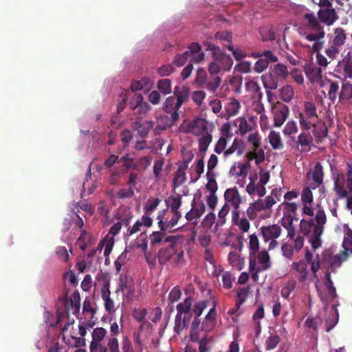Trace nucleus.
<instances>
[{"mask_svg": "<svg viewBox=\"0 0 352 352\" xmlns=\"http://www.w3.org/2000/svg\"><path fill=\"white\" fill-rule=\"evenodd\" d=\"M342 247L344 248V251H346L349 254H352V230H349L346 236L344 238Z\"/></svg>", "mask_w": 352, "mask_h": 352, "instance_id": "nucleus-50", "label": "nucleus"}, {"mask_svg": "<svg viewBox=\"0 0 352 352\" xmlns=\"http://www.w3.org/2000/svg\"><path fill=\"white\" fill-rule=\"evenodd\" d=\"M275 203L276 201L272 196H267L265 199H259L251 205L256 212H260L263 210H270Z\"/></svg>", "mask_w": 352, "mask_h": 352, "instance_id": "nucleus-31", "label": "nucleus"}, {"mask_svg": "<svg viewBox=\"0 0 352 352\" xmlns=\"http://www.w3.org/2000/svg\"><path fill=\"white\" fill-rule=\"evenodd\" d=\"M166 242L171 244L166 248L161 249L158 252V259L160 263H176V236H170L165 239Z\"/></svg>", "mask_w": 352, "mask_h": 352, "instance_id": "nucleus-11", "label": "nucleus"}, {"mask_svg": "<svg viewBox=\"0 0 352 352\" xmlns=\"http://www.w3.org/2000/svg\"><path fill=\"white\" fill-rule=\"evenodd\" d=\"M322 324V319L319 316H308L305 325L309 329L317 330Z\"/></svg>", "mask_w": 352, "mask_h": 352, "instance_id": "nucleus-43", "label": "nucleus"}, {"mask_svg": "<svg viewBox=\"0 0 352 352\" xmlns=\"http://www.w3.org/2000/svg\"><path fill=\"white\" fill-rule=\"evenodd\" d=\"M304 69L307 78L311 82H319L322 79V69L317 65L307 64Z\"/></svg>", "mask_w": 352, "mask_h": 352, "instance_id": "nucleus-23", "label": "nucleus"}, {"mask_svg": "<svg viewBox=\"0 0 352 352\" xmlns=\"http://www.w3.org/2000/svg\"><path fill=\"white\" fill-rule=\"evenodd\" d=\"M294 96V91L291 85H285L280 90V98L285 102H289L292 101Z\"/></svg>", "mask_w": 352, "mask_h": 352, "instance_id": "nucleus-38", "label": "nucleus"}, {"mask_svg": "<svg viewBox=\"0 0 352 352\" xmlns=\"http://www.w3.org/2000/svg\"><path fill=\"white\" fill-rule=\"evenodd\" d=\"M249 292V287L240 288L237 292L236 300V305H238V307H241V305L245 301Z\"/></svg>", "mask_w": 352, "mask_h": 352, "instance_id": "nucleus-55", "label": "nucleus"}, {"mask_svg": "<svg viewBox=\"0 0 352 352\" xmlns=\"http://www.w3.org/2000/svg\"><path fill=\"white\" fill-rule=\"evenodd\" d=\"M339 89V84L338 82L330 81L329 88L328 91L329 99L333 103L336 99L337 93Z\"/></svg>", "mask_w": 352, "mask_h": 352, "instance_id": "nucleus-51", "label": "nucleus"}, {"mask_svg": "<svg viewBox=\"0 0 352 352\" xmlns=\"http://www.w3.org/2000/svg\"><path fill=\"white\" fill-rule=\"evenodd\" d=\"M346 177L343 173L338 174L334 179L333 190L338 199H342L352 194V164L347 163Z\"/></svg>", "mask_w": 352, "mask_h": 352, "instance_id": "nucleus-5", "label": "nucleus"}, {"mask_svg": "<svg viewBox=\"0 0 352 352\" xmlns=\"http://www.w3.org/2000/svg\"><path fill=\"white\" fill-rule=\"evenodd\" d=\"M349 258V254L346 251L342 250L339 254L333 255L330 250H325L321 254V262L328 267V271L336 272Z\"/></svg>", "mask_w": 352, "mask_h": 352, "instance_id": "nucleus-9", "label": "nucleus"}, {"mask_svg": "<svg viewBox=\"0 0 352 352\" xmlns=\"http://www.w3.org/2000/svg\"><path fill=\"white\" fill-rule=\"evenodd\" d=\"M107 352H120L119 342L116 337H110L107 339Z\"/></svg>", "mask_w": 352, "mask_h": 352, "instance_id": "nucleus-53", "label": "nucleus"}, {"mask_svg": "<svg viewBox=\"0 0 352 352\" xmlns=\"http://www.w3.org/2000/svg\"><path fill=\"white\" fill-rule=\"evenodd\" d=\"M80 296L78 291H75L72 295L68 296V292H65L58 298L56 324L66 320L67 322L61 328L62 332L67 331L69 327L74 324V318L70 319V314L77 316L80 311Z\"/></svg>", "mask_w": 352, "mask_h": 352, "instance_id": "nucleus-3", "label": "nucleus"}, {"mask_svg": "<svg viewBox=\"0 0 352 352\" xmlns=\"http://www.w3.org/2000/svg\"><path fill=\"white\" fill-rule=\"evenodd\" d=\"M160 200L158 198H149L144 206L146 214L152 213L158 206Z\"/></svg>", "mask_w": 352, "mask_h": 352, "instance_id": "nucleus-46", "label": "nucleus"}, {"mask_svg": "<svg viewBox=\"0 0 352 352\" xmlns=\"http://www.w3.org/2000/svg\"><path fill=\"white\" fill-rule=\"evenodd\" d=\"M302 213L314 217L310 220L302 219L300 223V232L305 236L310 234L309 242L312 248L316 250L321 247V236L324 232V226L327 223V216L324 210L318 206L314 213V210L304 204Z\"/></svg>", "mask_w": 352, "mask_h": 352, "instance_id": "nucleus-1", "label": "nucleus"}, {"mask_svg": "<svg viewBox=\"0 0 352 352\" xmlns=\"http://www.w3.org/2000/svg\"><path fill=\"white\" fill-rule=\"evenodd\" d=\"M109 286V275L107 273L100 272L96 276V283L94 286Z\"/></svg>", "mask_w": 352, "mask_h": 352, "instance_id": "nucleus-52", "label": "nucleus"}, {"mask_svg": "<svg viewBox=\"0 0 352 352\" xmlns=\"http://www.w3.org/2000/svg\"><path fill=\"white\" fill-rule=\"evenodd\" d=\"M318 17L320 22L327 25H332L338 18L334 9H320L318 12Z\"/></svg>", "mask_w": 352, "mask_h": 352, "instance_id": "nucleus-25", "label": "nucleus"}, {"mask_svg": "<svg viewBox=\"0 0 352 352\" xmlns=\"http://www.w3.org/2000/svg\"><path fill=\"white\" fill-rule=\"evenodd\" d=\"M216 315L217 313L214 305L206 315L205 320L202 323V331L205 332H210L213 329L215 325Z\"/></svg>", "mask_w": 352, "mask_h": 352, "instance_id": "nucleus-30", "label": "nucleus"}, {"mask_svg": "<svg viewBox=\"0 0 352 352\" xmlns=\"http://www.w3.org/2000/svg\"><path fill=\"white\" fill-rule=\"evenodd\" d=\"M212 135L209 134L208 133H206L205 135H203L201 137L199 140V149L200 152L205 153L210 144L212 142Z\"/></svg>", "mask_w": 352, "mask_h": 352, "instance_id": "nucleus-44", "label": "nucleus"}, {"mask_svg": "<svg viewBox=\"0 0 352 352\" xmlns=\"http://www.w3.org/2000/svg\"><path fill=\"white\" fill-rule=\"evenodd\" d=\"M228 261L232 267L241 270L244 265V259L235 252H230L228 254Z\"/></svg>", "mask_w": 352, "mask_h": 352, "instance_id": "nucleus-40", "label": "nucleus"}, {"mask_svg": "<svg viewBox=\"0 0 352 352\" xmlns=\"http://www.w3.org/2000/svg\"><path fill=\"white\" fill-rule=\"evenodd\" d=\"M297 131L298 126L296 122L294 120H290L285 126L283 133L285 135H290L297 133Z\"/></svg>", "mask_w": 352, "mask_h": 352, "instance_id": "nucleus-59", "label": "nucleus"}, {"mask_svg": "<svg viewBox=\"0 0 352 352\" xmlns=\"http://www.w3.org/2000/svg\"><path fill=\"white\" fill-rule=\"evenodd\" d=\"M171 82L169 79H162L159 80L157 89L164 94H168L171 90Z\"/></svg>", "mask_w": 352, "mask_h": 352, "instance_id": "nucleus-58", "label": "nucleus"}, {"mask_svg": "<svg viewBox=\"0 0 352 352\" xmlns=\"http://www.w3.org/2000/svg\"><path fill=\"white\" fill-rule=\"evenodd\" d=\"M63 280L65 284H69L72 286H77L78 283V279L74 272L68 271L63 275Z\"/></svg>", "mask_w": 352, "mask_h": 352, "instance_id": "nucleus-54", "label": "nucleus"}, {"mask_svg": "<svg viewBox=\"0 0 352 352\" xmlns=\"http://www.w3.org/2000/svg\"><path fill=\"white\" fill-rule=\"evenodd\" d=\"M339 320L338 311L336 304H332L329 309V315L324 320L326 331H330L338 323Z\"/></svg>", "mask_w": 352, "mask_h": 352, "instance_id": "nucleus-22", "label": "nucleus"}, {"mask_svg": "<svg viewBox=\"0 0 352 352\" xmlns=\"http://www.w3.org/2000/svg\"><path fill=\"white\" fill-rule=\"evenodd\" d=\"M102 297L104 301L105 309L109 313H114L116 309L114 308V302L112 299L110 298V291L109 287H102Z\"/></svg>", "mask_w": 352, "mask_h": 352, "instance_id": "nucleus-32", "label": "nucleus"}, {"mask_svg": "<svg viewBox=\"0 0 352 352\" xmlns=\"http://www.w3.org/2000/svg\"><path fill=\"white\" fill-rule=\"evenodd\" d=\"M225 47H226L229 51H231L232 52V55L236 60L240 61L243 58L246 56V54L240 49H234V46L231 44H229L228 45L223 44Z\"/></svg>", "mask_w": 352, "mask_h": 352, "instance_id": "nucleus-57", "label": "nucleus"}, {"mask_svg": "<svg viewBox=\"0 0 352 352\" xmlns=\"http://www.w3.org/2000/svg\"><path fill=\"white\" fill-rule=\"evenodd\" d=\"M272 111L274 116V126H281L289 116V107L280 102H277L272 107Z\"/></svg>", "mask_w": 352, "mask_h": 352, "instance_id": "nucleus-12", "label": "nucleus"}, {"mask_svg": "<svg viewBox=\"0 0 352 352\" xmlns=\"http://www.w3.org/2000/svg\"><path fill=\"white\" fill-rule=\"evenodd\" d=\"M153 157L150 155L140 157L135 162L134 170L144 171L151 165Z\"/></svg>", "mask_w": 352, "mask_h": 352, "instance_id": "nucleus-37", "label": "nucleus"}, {"mask_svg": "<svg viewBox=\"0 0 352 352\" xmlns=\"http://www.w3.org/2000/svg\"><path fill=\"white\" fill-rule=\"evenodd\" d=\"M230 207L229 204H225L218 213V220L216 225L217 226H222L225 224L226 219V217L228 214Z\"/></svg>", "mask_w": 352, "mask_h": 352, "instance_id": "nucleus-45", "label": "nucleus"}, {"mask_svg": "<svg viewBox=\"0 0 352 352\" xmlns=\"http://www.w3.org/2000/svg\"><path fill=\"white\" fill-rule=\"evenodd\" d=\"M258 260V265H256L257 270L265 271L268 270L270 266V258L267 250H262L256 254V260Z\"/></svg>", "mask_w": 352, "mask_h": 352, "instance_id": "nucleus-27", "label": "nucleus"}, {"mask_svg": "<svg viewBox=\"0 0 352 352\" xmlns=\"http://www.w3.org/2000/svg\"><path fill=\"white\" fill-rule=\"evenodd\" d=\"M107 334V331L102 327L95 328L91 333L92 340L89 347H95L98 349L103 350L106 348L105 345L101 343Z\"/></svg>", "mask_w": 352, "mask_h": 352, "instance_id": "nucleus-19", "label": "nucleus"}, {"mask_svg": "<svg viewBox=\"0 0 352 352\" xmlns=\"http://www.w3.org/2000/svg\"><path fill=\"white\" fill-rule=\"evenodd\" d=\"M280 342V338L276 334L271 333L265 341V349L267 351H271L276 347Z\"/></svg>", "mask_w": 352, "mask_h": 352, "instance_id": "nucleus-48", "label": "nucleus"}, {"mask_svg": "<svg viewBox=\"0 0 352 352\" xmlns=\"http://www.w3.org/2000/svg\"><path fill=\"white\" fill-rule=\"evenodd\" d=\"M346 40V34L342 28H336L329 38L328 47L325 50L326 55L331 59L336 58L342 50Z\"/></svg>", "mask_w": 352, "mask_h": 352, "instance_id": "nucleus-7", "label": "nucleus"}, {"mask_svg": "<svg viewBox=\"0 0 352 352\" xmlns=\"http://www.w3.org/2000/svg\"><path fill=\"white\" fill-rule=\"evenodd\" d=\"M269 66L268 62L265 60V59H263V58H259L254 65V71L258 73L261 74L263 71H265Z\"/></svg>", "mask_w": 352, "mask_h": 352, "instance_id": "nucleus-62", "label": "nucleus"}, {"mask_svg": "<svg viewBox=\"0 0 352 352\" xmlns=\"http://www.w3.org/2000/svg\"><path fill=\"white\" fill-rule=\"evenodd\" d=\"M259 32L262 39L265 41H273L275 39L274 31L271 27H263L260 28Z\"/></svg>", "mask_w": 352, "mask_h": 352, "instance_id": "nucleus-49", "label": "nucleus"}, {"mask_svg": "<svg viewBox=\"0 0 352 352\" xmlns=\"http://www.w3.org/2000/svg\"><path fill=\"white\" fill-rule=\"evenodd\" d=\"M245 89L248 91L252 94V96L257 98L258 100H261L263 97V93L261 91L259 85L254 81L249 80L245 83Z\"/></svg>", "mask_w": 352, "mask_h": 352, "instance_id": "nucleus-34", "label": "nucleus"}, {"mask_svg": "<svg viewBox=\"0 0 352 352\" xmlns=\"http://www.w3.org/2000/svg\"><path fill=\"white\" fill-rule=\"evenodd\" d=\"M309 179H311L314 184V187L317 188L320 186L323 182V168L320 162L316 164L314 170L311 173L308 174Z\"/></svg>", "mask_w": 352, "mask_h": 352, "instance_id": "nucleus-26", "label": "nucleus"}, {"mask_svg": "<svg viewBox=\"0 0 352 352\" xmlns=\"http://www.w3.org/2000/svg\"><path fill=\"white\" fill-rule=\"evenodd\" d=\"M154 123L151 120H136L133 122V128L138 131L139 135L145 138L148 135L149 131L153 128Z\"/></svg>", "mask_w": 352, "mask_h": 352, "instance_id": "nucleus-21", "label": "nucleus"}, {"mask_svg": "<svg viewBox=\"0 0 352 352\" xmlns=\"http://www.w3.org/2000/svg\"><path fill=\"white\" fill-rule=\"evenodd\" d=\"M212 60L208 64V68L217 73L221 76L231 69L233 60L230 55L225 54L221 49H215L211 55Z\"/></svg>", "mask_w": 352, "mask_h": 352, "instance_id": "nucleus-6", "label": "nucleus"}, {"mask_svg": "<svg viewBox=\"0 0 352 352\" xmlns=\"http://www.w3.org/2000/svg\"><path fill=\"white\" fill-rule=\"evenodd\" d=\"M300 133L297 138V144L302 150L310 151L313 146V138L309 131Z\"/></svg>", "mask_w": 352, "mask_h": 352, "instance_id": "nucleus-29", "label": "nucleus"}, {"mask_svg": "<svg viewBox=\"0 0 352 352\" xmlns=\"http://www.w3.org/2000/svg\"><path fill=\"white\" fill-rule=\"evenodd\" d=\"M249 250H250V269L251 270L255 268L256 265V254L259 249V241L256 234L249 236Z\"/></svg>", "mask_w": 352, "mask_h": 352, "instance_id": "nucleus-17", "label": "nucleus"}, {"mask_svg": "<svg viewBox=\"0 0 352 352\" xmlns=\"http://www.w3.org/2000/svg\"><path fill=\"white\" fill-rule=\"evenodd\" d=\"M274 74L278 76V78L285 79L289 76V72L286 65L278 63L274 65Z\"/></svg>", "mask_w": 352, "mask_h": 352, "instance_id": "nucleus-47", "label": "nucleus"}, {"mask_svg": "<svg viewBox=\"0 0 352 352\" xmlns=\"http://www.w3.org/2000/svg\"><path fill=\"white\" fill-rule=\"evenodd\" d=\"M301 200L304 204H311L313 201V194L311 190L309 188L303 189Z\"/></svg>", "mask_w": 352, "mask_h": 352, "instance_id": "nucleus-63", "label": "nucleus"}, {"mask_svg": "<svg viewBox=\"0 0 352 352\" xmlns=\"http://www.w3.org/2000/svg\"><path fill=\"white\" fill-rule=\"evenodd\" d=\"M214 38L221 41H226L230 43L232 42V34L229 31L218 32L214 34Z\"/></svg>", "mask_w": 352, "mask_h": 352, "instance_id": "nucleus-60", "label": "nucleus"}, {"mask_svg": "<svg viewBox=\"0 0 352 352\" xmlns=\"http://www.w3.org/2000/svg\"><path fill=\"white\" fill-rule=\"evenodd\" d=\"M192 124L194 134L208 133L207 123L204 119L197 118L192 121Z\"/></svg>", "mask_w": 352, "mask_h": 352, "instance_id": "nucleus-35", "label": "nucleus"}, {"mask_svg": "<svg viewBox=\"0 0 352 352\" xmlns=\"http://www.w3.org/2000/svg\"><path fill=\"white\" fill-rule=\"evenodd\" d=\"M224 197L225 200L230 203L234 209L239 208L241 199L236 188L227 189L224 193Z\"/></svg>", "mask_w": 352, "mask_h": 352, "instance_id": "nucleus-28", "label": "nucleus"}, {"mask_svg": "<svg viewBox=\"0 0 352 352\" xmlns=\"http://www.w3.org/2000/svg\"><path fill=\"white\" fill-rule=\"evenodd\" d=\"M206 210L205 204L203 202L195 203V199L192 201L191 210L186 214V219L189 221L197 220L204 213Z\"/></svg>", "mask_w": 352, "mask_h": 352, "instance_id": "nucleus-20", "label": "nucleus"}, {"mask_svg": "<svg viewBox=\"0 0 352 352\" xmlns=\"http://www.w3.org/2000/svg\"><path fill=\"white\" fill-rule=\"evenodd\" d=\"M311 129L312 133L317 142H321L322 140L327 135L328 130L325 124L316 126V123H314Z\"/></svg>", "mask_w": 352, "mask_h": 352, "instance_id": "nucleus-36", "label": "nucleus"}, {"mask_svg": "<svg viewBox=\"0 0 352 352\" xmlns=\"http://www.w3.org/2000/svg\"><path fill=\"white\" fill-rule=\"evenodd\" d=\"M221 76L217 73L208 68V72L204 68H199L197 70L194 83L198 87L206 89L210 93H214L221 85Z\"/></svg>", "mask_w": 352, "mask_h": 352, "instance_id": "nucleus-4", "label": "nucleus"}, {"mask_svg": "<svg viewBox=\"0 0 352 352\" xmlns=\"http://www.w3.org/2000/svg\"><path fill=\"white\" fill-rule=\"evenodd\" d=\"M252 130V126L250 124L245 118L240 119L239 124V131L240 135H244L247 133Z\"/></svg>", "mask_w": 352, "mask_h": 352, "instance_id": "nucleus-61", "label": "nucleus"}, {"mask_svg": "<svg viewBox=\"0 0 352 352\" xmlns=\"http://www.w3.org/2000/svg\"><path fill=\"white\" fill-rule=\"evenodd\" d=\"M261 80L267 96L270 95L271 90H275L278 88L280 82L278 76L272 72L263 74L261 76Z\"/></svg>", "mask_w": 352, "mask_h": 352, "instance_id": "nucleus-16", "label": "nucleus"}, {"mask_svg": "<svg viewBox=\"0 0 352 352\" xmlns=\"http://www.w3.org/2000/svg\"><path fill=\"white\" fill-rule=\"evenodd\" d=\"M201 50V46L197 43H192L188 46V50L183 53L182 56L177 54V66L183 65L186 60L190 58L192 62V56L195 52H198Z\"/></svg>", "mask_w": 352, "mask_h": 352, "instance_id": "nucleus-24", "label": "nucleus"}, {"mask_svg": "<svg viewBox=\"0 0 352 352\" xmlns=\"http://www.w3.org/2000/svg\"><path fill=\"white\" fill-rule=\"evenodd\" d=\"M268 139L270 145L274 149L280 150L283 148L284 144L278 132L272 131L268 135Z\"/></svg>", "mask_w": 352, "mask_h": 352, "instance_id": "nucleus-33", "label": "nucleus"}, {"mask_svg": "<svg viewBox=\"0 0 352 352\" xmlns=\"http://www.w3.org/2000/svg\"><path fill=\"white\" fill-rule=\"evenodd\" d=\"M182 153L183 158V164L180 165L177 168V173L187 168L188 164L192 161L194 157V155L191 151L182 150Z\"/></svg>", "mask_w": 352, "mask_h": 352, "instance_id": "nucleus-42", "label": "nucleus"}, {"mask_svg": "<svg viewBox=\"0 0 352 352\" xmlns=\"http://www.w3.org/2000/svg\"><path fill=\"white\" fill-rule=\"evenodd\" d=\"M143 100V97L141 94H135L129 103V107L131 110H135L140 106Z\"/></svg>", "mask_w": 352, "mask_h": 352, "instance_id": "nucleus-64", "label": "nucleus"}, {"mask_svg": "<svg viewBox=\"0 0 352 352\" xmlns=\"http://www.w3.org/2000/svg\"><path fill=\"white\" fill-rule=\"evenodd\" d=\"M250 182L246 186V192L251 196L257 195L259 197H263L266 193L265 187L259 184L258 182L256 184V177L250 176L249 177Z\"/></svg>", "mask_w": 352, "mask_h": 352, "instance_id": "nucleus-18", "label": "nucleus"}, {"mask_svg": "<svg viewBox=\"0 0 352 352\" xmlns=\"http://www.w3.org/2000/svg\"><path fill=\"white\" fill-rule=\"evenodd\" d=\"M318 295L322 302L325 304L324 309H327V304L333 302L336 304L337 297L336 287H316Z\"/></svg>", "mask_w": 352, "mask_h": 352, "instance_id": "nucleus-15", "label": "nucleus"}, {"mask_svg": "<svg viewBox=\"0 0 352 352\" xmlns=\"http://www.w3.org/2000/svg\"><path fill=\"white\" fill-rule=\"evenodd\" d=\"M298 118L301 130L309 131L311 129L318 118L316 104L311 102H305L302 111L299 113Z\"/></svg>", "mask_w": 352, "mask_h": 352, "instance_id": "nucleus-8", "label": "nucleus"}, {"mask_svg": "<svg viewBox=\"0 0 352 352\" xmlns=\"http://www.w3.org/2000/svg\"><path fill=\"white\" fill-rule=\"evenodd\" d=\"M230 138H226V137H222L221 136L220 138L218 140L217 142L215 144L214 146V151L217 154H220L221 153H223L226 149V147L227 146L228 140Z\"/></svg>", "mask_w": 352, "mask_h": 352, "instance_id": "nucleus-56", "label": "nucleus"}, {"mask_svg": "<svg viewBox=\"0 0 352 352\" xmlns=\"http://www.w3.org/2000/svg\"><path fill=\"white\" fill-rule=\"evenodd\" d=\"M282 232L281 228L276 224L262 226L260 233L265 242H269L271 239H278Z\"/></svg>", "mask_w": 352, "mask_h": 352, "instance_id": "nucleus-14", "label": "nucleus"}, {"mask_svg": "<svg viewBox=\"0 0 352 352\" xmlns=\"http://www.w3.org/2000/svg\"><path fill=\"white\" fill-rule=\"evenodd\" d=\"M240 107V102L235 98H231L226 107L227 115L229 117L236 116L238 114Z\"/></svg>", "mask_w": 352, "mask_h": 352, "instance_id": "nucleus-39", "label": "nucleus"}, {"mask_svg": "<svg viewBox=\"0 0 352 352\" xmlns=\"http://www.w3.org/2000/svg\"><path fill=\"white\" fill-rule=\"evenodd\" d=\"M192 305V300L190 298H186L184 303L177 305V327L182 325L181 321L182 320L183 327H186L190 322L192 314L190 313Z\"/></svg>", "mask_w": 352, "mask_h": 352, "instance_id": "nucleus-13", "label": "nucleus"}, {"mask_svg": "<svg viewBox=\"0 0 352 352\" xmlns=\"http://www.w3.org/2000/svg\"><path fill=\"white\" fill-rule=\"evenodd\" d=\"M352 98V84L346 82L342 84L339 94V100H344Z\"/></svg>", "mask_w": 352, "mask_h": 352, "instance_id": "nucleus-41", "label": "nucleus"}, {"mask_svg": "<svg viewBox=\"0 0 352 352\" xmlns=\"http://www.w3.org/2000/svg\"><path fill=\"white\" fill-rule=\"evenodd\" d=\"M163 110L170 114L171 118L170 119L168 116L162 117V120H166L165 124L164 126L160 124L156 126L154 129L155 133H158L160 131L165 130L168 126L171 125L176 121V98L175 96H169L166 99L163 104Z\"/></svg>", "mask_w": 352, "mask_h": 352, "instance_id": "nucleus-10", "label": "nucleus"}, {"mask_svg": "<svg viewBox=\"0 0 352 352\" xmlns=\"http://www.w3.org/2000/svg\"><path fill=\"white\" fill-rule=\"evenodd\" d=\"M302 25L298 29L299 34L309 41L314 42L311 46H309L312 52L320 51L324 45L322 41L325 32L320 21L314 13L307 10L303 14Z\"/></svg>", "mask_w": 352, "mask_h": 352, "instance_id": "nucleus-2", "label": "nucleus"}]
</instances>
